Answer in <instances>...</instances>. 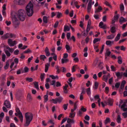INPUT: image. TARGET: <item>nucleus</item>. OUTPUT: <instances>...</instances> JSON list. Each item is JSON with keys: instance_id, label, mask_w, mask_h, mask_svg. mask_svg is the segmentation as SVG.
I'll list each match as a JSON object with an SVG mask.
<instances>
[{"instance_id": "63", "label": "nucleus", "mask_w": 127, "mask_h": 127, "mask_svg": "<svg viewBox=\"0 0 127 127\" xmlns=\"http://www.w3.org/2000/svg\"><path fill=\"white\" fill-rule=\"evenodd\" d=\"M110 67L112 71H115L116 70L115 67L113 66H111Z\"/></svg>"}, {"instance_id": "7", "label": "nucleus", "mask_w": 127, "mask_h": 127, "mask_svg": "<svg viewBox=\"0 0 127 127\" xmlns=\"http://www.w3.org/2000/svg\"><path fill=\"white\" fill-rule=\"evenodd\" d=\"M4 105L7 108H10L11 107V104L10 102L7 100H6L4 101Z\"/></svg>"}, {"instance_id": "6", "label": "nucleus", "mask_w": 127, "mask_h": 127, "mask_svg": "<svg viewBox=\"0 0 127 127\" xmlns=\"http://www.w3.org/2000/svg\"><path fill=\"white\" fill-rule=\"evenodd\" d=\"M92 0H89L87 6V12L88 13H89L90 12L92 8Z\"/></svg>"}, {"instance_id": "9", "label": "nucleus", "mask_w": 127, "mask_h": 127, "mask_svg": "<svg viewBox=\"0 0 127 127\" xmlns=\"http://www.w3.org/2000/svg\"><path fill=\"white\" fill-rule=\"evenodd\" d=\"M15 35L12 34H9L8 33H7L4 36H3V38H6L8 37H15Z\"/></svg>"}, {"instance_id": "43", "label": "nucleus", "mask_w": 127, "mask_h": 127, "mask_svg": "<svg viewBox=\"0 0 127 127\" xmlns=\"http://www.w3.org/2000/svg\"><path fill=\"white\" fill-rule=\"evenodd\" d=\"M111 53V52L109 50V49H108L106 51V55L107 56H109L110 54Z\"/></svg>"}, {"instance_id": "22", "label": "nucleus", "mask_w": 127, "mask_h": 127, "mask_svg": "<svg viewBox=\"0 0 127 127\" xmlns=\"http://www.w3.org/2000/svg\"><path fill=\"white\" fill-rule=\"evenodd\" d=\"M50 66V64L47 63L45 65V72H47L48 69L49 67Z\"/></svg>"}, {"instance_id": "47", "label": "nucleus", "mask_w": 127, "mask_h": 127, "mask_svg": "<svg viewBox=\"0 0 127 127\" xmlns=\"http://www.w3.org/2000/svg\"><path fill=\"white\" fill-rule=\"evenodd\" d=\"M43 21L45 23H47V17L46 16H44L43 18Z\"/></svg>"}, {"instance_id": "56", "label": "nucleus", "mask_w": 127, "mask_h": 127, "mask_svg": "<svg viewBox=\"0 0 127 127\" xmlns=\"http://www.w3.org/2000/svg\"><path fill=\"white\" fill-rule=\"evenodd\" d=\"M70 34L69 32H68L66 35V37L67 38L68 40H69L70 38Z\"/></svg>"}, {"instance_id": "35", "label": "nucleus", "mask_w": 127, "mask_h": 127, "mask_svg": "<svg viewBox=\"0 0 127 127\" xmlns=\"http://www.w3.org/2000/svg\"><path fill=\"white\" fill-rule=\"evenodd\" d=\"M83 112L80 110H79L78 112L77 113V115L78 116H81L83 114Z\"/></svg>"}, {"instance_id": "5", "label": "nucleus", "mask_w": 127, "mask_h": 127, "mask_svg": "<svg viewBox=\"0 0 127 127\" xmlns=\"http://www.w3.org/2000/svg\"><path fill=\"white\" fill-rule=\"evenodd\" d=\"M113 99H112L110 98H109L107 100V102L105 101L104 102L106 104V105H108L109 106H112L113 104Z\"/></svg>"}, {"instance_id": "21", "label": "nucleus", "mask_w": 127, "mask_h": 127, "mask_svg": "<svg viewBox=\"0 0 127 127\" xmlns=\"http://www.w3.org/2000/svg\"><path fill=\"white\" fill-rule=\"evenodd\" d=\"M75 112H71L69 114V117L71 118H73L75 117Z\"/></svg>"}, {"instance_id": "52", "label": "nucleus", "mask_w": 127, "mask_h": 127, "mask_svg": "<svg viewBox=\"0 0 127 127\" xmlns=\"http://www.w3.org/2000/svg\"><path fill=\"white\" fill-rule=\"evenodd\" d=\"M68 105V104H65L63 105V108L65 110H66L67 109Z\"/></svg>"}, {"instance_id": "32", "label": "nucleus", "mask_w": 127, "mask_h": 127, "mask_svg": "<svg viewBox=\"0 0 127 127\" xmlns=\"http://www.w3.org/2000/svg\"><path fill=\"white\" fill-rule=\"evenodd\" d=\"M19 117L22 122L23 121V117L22 114H20L19 115Z\"/></svg>"}, {"instance_id": "1", "label": "nucleus", "mask_w": 127, "mask_h": 127, "mask_svg": "<svg viewBox=\"0 0 127 127\" xmlns=\"http://www.w3.org/2000/svg\"><path fill=\"white\" fill-rule=\"evenodd\" d=\"M25 12L23 10H19L18 14H13L12 15V19L13 23L15 27H18L19 24V22L17 19V17L21 21H23L25 19Z\"/></svg>"}, {"instance_id": "27", "label": "nucleus", "mask_w": 127, "mask_h": 127, "mask_svg": "<svg viewBox=\"0 0 127 127\" xmlns=\"http://www.w3.org/2000/svg\"><path fill=\"white\" fill-rule=\"evenodd\" d=\"M22 71V73L27 72L29 71V68L25 66L24 68V70H23Z\"/></svg>"}, {"instance_id": "37", "label": "nucleus", "mask_w": 127, "mask_h": 127, "mask_svg": "<svg viewBox=\"0 0 127 127\" xmlns=\"http://www.w3.org/2000/svg\"><path fill=\"white\" fill-rule=\"evenodd\" d=\"M9 64L8 61H7L6 62V64L4 67V68L5 69H7L9 66Z\"/></svg>"}, {"instance_id": "12", "label": "nucleus", "mask_w": 127, "mask_h": 127, "mask_svg": "<svg viewBox=\"0 0 127 127\" xmlns=\"http://www.w3.org/2000/svg\"><path fill=\"white\" fill-rule=\"evenodd\" d=\"M91 23V21L90 20H89L88 23V24L86 29V32H88L90 31L91 28L90 26Z\"/></svg>"}, {"instance_id": "33", "label": "nucleus", "mask_w": 127, "mask_h": 127, "mask_svg": "<svg viewBox=\"0 0 127 127\" xmlns=\"http://www.w3.org/2000/svg\"><path fill=\"white\" fill-rule=\"evenodd\" d=\"M69 28L68 26L67 25H65L64 26V31H69Z\"/></svg>"}, {"instance_id": "26", "label": "nucleus", "mask_w": 127, "mask_h": 127, "mask_svg": "<svg viewBox=\"0 0 127 127\" xmlns=\"http://www.w3.org/2000/svg\"><path fill=\"white\" fill-rule=\"evenodd\" d=\"M58 102L60 103L62 102L63 98L61 96H60L59 98H57Z\"/></svg>"}, {"instance_id": "51", "label": "nucleus", "mask_w": 127, "mask_h": 127, "mask_svg": "<svg viewBox=\"0 0 127 127\" xmlns=\"http://www.w3.org/2000/svg\"><path fill=\"white\" fill-rule=\"evenodd\" d=\"M116 31V28L114 27H112L111 29V32H115Z\"/></svg>"}, {"instance_id": "25", "label": "nucleus", "mask_w": 127, "mask_h": 127, "mask_svg": "<svg viewBox=\"0 0 127 127\" xmlns=\"http://www.w3.org/2000/svg\"><path fill=\"white\" fill-rule=\"evenodd\" d=\"M33 84L35 88L37 90H39V88L38 83V82H33Z\"/></svg>"}, {"instance_id": "14", "label": "nucleus", "mask_w": 127, "mask_h": 127, "mask_svg": "<svg viewBox=\"0 0 127 127\" xmlns=\"http://www.w3.org/2000/svg\"><path fill=\"white\" fill-rule=\"evenodd\" d=\"M106 44L107 45L110 46L114 44V42L113 41L107 40L106 41Z\"/></svg>"}, {"instance_id": "29", "label": "nucleus", "mask_w": 127, "mask_h": 127, "mask_svg": "<svg viewBox=\"0 0 127 127\" xmlns=\"http://www.w3.org/2000/svg\"><path fill=\"white\" fill-rule=\"evenodd\" d=\"M39 58L40 60L44 61L45 59L46 58V57L44 55H41L40 56Z\"/></svg>"}, {"instance_id": "3", "label": "nucleus", "mask_w": 127, "mask_h": 127, "mask_svg": "<svg viewBox=\"0 0 127 127\" xmlns=\"http://www.w3.org/2000/svg\"><path fill=\"white\" fill-rule=\"evenodd\" d=\"M25 116L26 121L25 126H28L32 119L33 115L31 112H27L25 113Z\"/></svg>"}, {"instance_id": "46", "label": "nucleus", "mask_w": 127, "mask_h": 127, "mask_svg": "<svg viewBox=\"0 0 127 127\" xmlns=\"http://www.w3.org/2000/svg\"><path fill=\"white\" fill-rule=\"evenodd\" d=\"M45 75V74L44 73L42 74H41L40 78L42 81H43L44 80V79Z\"/></svg>"}, {"instance_id": "8", "label": "nucleus", "mask_w": 127, "mask_h": 127, "mask_svg": "<svg viewBox=\"0 0 127 127\" xmlns=\"http://www.w3.org/2000/svg\"><path fill=\"white\" fill-rule=\"evenodd\" d=\"M14 2L15 3L20 5L23 4L24 3L23 0H15L14 1Z\"/></svg>"}, {"instance_id": "59", "label": "nucleus", "mask_w": 127, "mask_h": 127, "mask_svg": "<svg viewBox=\"0 0 127 127\" xmlns=\"http://www.w3.org/2000/svg\"><path fill=\"white\" fill-rule=\"evenodd\" d=\"M7 49L11 53L13 52L14 51V49H13L10 48L8 47H7Z\"/></svg>"}, {"instance_id": "61", "label": "nucleus", "mask_w": 127, "mask_h": 127, "mask_svg": "<svg viewBox=\"0 0 127 127\" xmlns=\"http://www.w3.org/2000/svg\"><path fill=\"white\" fill-rule=\"evenodd\" d=\"M80 110L82 111V112H85L87 110L84 107H81V108Z\"/></svg>"}, {"instance_id": "10", "label": "nucleus", "mask_w": 127, "mask_h": 127, "mask_svg": "<svg viewBox=\"0 0 127 127\" xmlns=\"http://www.w3.org/2000/svg\"><path fill=\"white\" fill-rule=\"evenodd\" d=\"M110 77V74L108 73L107 75H104L103 76L102 80L106 82H107L108 78Z\"/></svg>"}, {"instance_id": "41", "label": "nucleus", "mask_w": 127, "mask_h": 127, "mask_svg": "<svg viewBox=\"0 0 127 127\" xmlns=\"http://www.w3.org/2000/svg\"><path fill=\"white\" fill-rule=\"evenodd\" d=\"M32 51L30 49H28L27 50L24 51V53H32Z\"/></svg>"}, {"instance_id": "38", "label": "nucleus", "mask_w": 127, "mask_h": 127, "mask_svg": "<svg viewBox=\"0 0 127 127\" xmlns=\"http://www.w3.org/2000/svg\"><path fill=\"white\" fill-rule=\"evenodd\" d=\"M62 63V64L66 63L68 61V60L66 59H62L61 60Z\"/></svg>"}, {"instance_id": "11", "label": "nucleus", "mask_w": 127, "mask_h": 127, "mask_svg": "<svg viewBox=\"0 0 127 127\" xmlns=\"http://www.w3.org/2000/svg\"><path fill=\"white\" fill-rule=\"evenodd\" d=\"M127 106L125 103H124L121 106V109L123 111H127Z\"/></svg>"}, {"instance_id": "60", "label": "nucleus", "mask_w": 127, "mask_h": 127, "mask_svg": "<svg viewBox=\"0 0 127 127\" xmlns=\"http://www.w3.org/2000/svg\"><path fill=\"white\" fill-rule=\"evenodd\" d=\"M109 91V88L108 87H106L105 88V92L106 93H108Z\"/></svg>"}, {"instance_id": "48", "label": "nucleus", "mask_w": 127, "mask_h": 127, "mask_svg": "<svg viewBox=\"0 0 127 127\" xmlns=\"http://www.w3.org/2000/svg\"><path fill=\"white\" fill-rule=\"evenodd\" d=\"M100 39L99 38H95L93 41V43H95L98 41H100Z\"/></svg>"}, {"instance_id": "50", "label": "nucleus", "mask_w": 127, "mask_h": 127, "mask_svg": "<svg viewBox=\"0 0 127 127\" xmlns=\"http://www.w3.org/2000/svg\"><path fill=\"white\" fill-rule=\"evenodd\" d=\"M120 10L121 11H123L124 10V6L123 4H121L120 6Z\"/></svg>"}, {"instance_id": "4", "label": "nucleus", "mask_w": 127, "mask_h": 127, "mask_svg": "<svg viewBox=\"0 0 127 127\" xmlns=\"http://www.w3.org/2000/svg\"><path fill=\"white\" fill-rule=\"evenodd\" d=\"M8 43L10 47H12L16 44L17 42L15 41H13L11 39H8Z\"/></svg>"}, {"instance_id": "24", "label": "nucleus", "mask_w": 127, "mask_h": 127, "mask_svg": "<svg viewBox=\"0 0 127 127\" xmlns=\"http://www.w3.org/2000/svg\"><path fill=\"white\" fill-rule=\"evenodd\" d=\"M86 91L87 94L90 97L91 96V94L90 88H89L87 89Z\"/></svg>"}, {"instance_id": "55", "label": "nucleus", "mask_w": 127, "mask_h": 127, "mask_svg": "<svg viewBox=\"0 0 127 127\" xmlns=\"http://www.w3.org/2000/svg\"><path fill=\"white\" fill-rule=\"evenodd\" d=\"M119 16V15L117 14L114 17V19L115 20H117Z\"/></svg>"}, {"instance_id": "19", "label": "nucleus", "mask_w": 127, "mask_h": 127, "mask_svg": "<svg viewBox=\"0 0 127 127\" xmlns=\"http://www.w3.org/2000/svg\"><path fill=\"white\" fill-rule=\"evenodd\" d=\"M45 52L46 54V55L47 56H49L50 55V53L49 52V49L48 47H46L45 50Z\"/></svg>"}, {"instance_id": "16", "label": "nucleus", "mask_w": 127, "mask_h": 127, "mask_svg": "<svg viewBox=\"0 0 127 127\" xmlns=\"http://www.w3.org/2000/svg\"><path fill=\"white\" fill-rule=\"evenodd\" d=\"M102 9L101 6H99L98 7L97 9H96L95 11V13H96L98 12H99L100 11L102 10Z\"/></svg>"}, {"instance_id": "18", "label": "nucleus", "mask_w": 127, "mask_h": 127, "mask_svg": "<svg viewBox=\"0 0 127 127\" xmlns=\"http://www.w3.org/2000/svg\"><path fill=\"white\" fill-rule=\"evenodd\" d=\"M115 35L114 34H113L111 35H108L107 36V39H111L114 38Z\"/></svg>"}, {"instance_id": "42", "label": "nucleus", "mask_w": 127, "mask_h": 127, "mask_svg": "<svg viewBox=\"0 0 127 127\" xmlns=\"http://www.w3.org/2000/svg\"><path fill=\"white\" fill-rule=\"evenodd\" d=\"M118 62L120 64H121L122 63V60H121V56H119L118 58Z\"/></svg>"}, {"instance_id": "57", "label": "nucleus", "mask_w": 127, "mask_h": 127, "mask_svg": "<svg viewBox=\"0 0 127 127\" xmlns=\"http://www.w3.org/2000/svg\"><path fill=\"white\" fill-rule=\"evenodd\" d=\"M23 68L21 69L18 70L17 72V74H19L22 73V71Z\"/></svg>"}, {"instance_id": "58", "label": "nucleus", "mask_w": 127, "mask_h": 127, "mask_svg": "<svg viewBox=\"0 0 127 127\" xmlns=\"http://www.w3.org/2000/svg\"><path fill=\"white\" fill-rule=\"evenodd\" d=\"M93 78L95 80H96L97 79V77L96 74H94L93 76Z\"/></svg>"}, {"instance_id": "17", "label": "nucleus", "mask_w": 127, "mask_h": 127, "mask_svg": "<svg viewBox=\"0 0 127 127\" xmlns=\"http://www.w3.org/2000/svg\"><path fill=\"white\" fill-rule=\"evenodd\" d=\"M119 21L121 24H122L124 22L126 21V19L123 17H120L119 19Z\"/></svg>"}, {"instance_id": "30", "label": "nucleus", "mask_w": 127, "mask_h": 127, "mask_svg": "<svg viewBox=\"0 0 127 127\" xmlns=\"http://www.w3.org/2000/svg\"><path fill=\"white\" fill-rule=\"evenodd\" d=\"M27 99L29 101H30L32 100V98L31 95L29 93L28 94Z\"/></svg>"}, {"instance_id": "45", "label": "nucleus", "mask_w": 127, "mask_h": 127, "mask_svg": "<svg viewBox=\"0 0 127 127\" xmlns=\"http://www.w3.org/2000/svg\"><path fill=\"white\" fill-rule=\"evenodd\" d=\"M110 121V119L109 118H106L105 122V124H106Z\"/></svg>"}, {"instance_id": "2", "label": "nucleus", "mask_w": 127, "mask_h": 127, "mask_svg": "<svg viewBox=\"0 0 127 127\" xmlns=\"http://www.w3.org/2000/svg\"><path fill=\"white\" fill-rule=\"evenodd\" d=\"M33 4L30 2L26 7V12L29 16H31L33 13Z\"/></svg>"}, {"instance_id": "64", "label": "nucleus", "mask_w": 127, "mask_h": 127, "mask_svg": "<svg viewBox=\"0 0 127 127\" xmlns=\"http://www.w3.org/2000/svg\"><path fill=\"white\" fill-rule=\"evenodd\" d=\"M122 115L124 118H126L127 117V112L123 113Z\"/></svg>"}, {"instance_id": "39", "label": "nucleus", "mask_w": 127, "mask_h": 127, "mask_svg": "<svg viewBox=\"0 0 127 127\" xmlns=\"http://www.w3.org/2000/svg\"><path fill=\"white\" fill-rule=\"evenodd\" d=\"M57 99L56 98L54 99H52L50 100V101H52V102L54 104H57L58 103Z\"/></svg>"}, {"instance_id": "13", "label": "nucleus", "mask_w": 127, "mask_h": 127, "mask_svg": "<svg viewBox=\"0 0 127 127\" xmlns=\"http://www.w3.org/2000/svg\"><path fill=\"white\" fill-rule=\"evenodd\" d=\"M99 26L100 27V28L104 29H105L106 27V25L105 24L104 25L103 22H100L99 24Z\"/></svg>"}, {"instance_id": "40", "label": "nucleus", "mask_w": 127, "mask_h": 127, "mask_svg": "<svg viewBox=\"0 0 127 127\" xmlns=\"http://www.w3.org/2000/svg\"><path fill=\"white\" fill-rule=\"evenodd\" d=\"M50 77H51L52 79H58V77L57 75L55 76L53 75H50Z\"/></svg>"}, {"instance_id": "28", "label": "nucleus", "mask_w": 127, "mask_h": 127, "mask_svg": "<svg viewBox=\"0 0 127 127\" xmlns=\"http://www.w3.org/2000/svg\"><path fill=\"white\" fill-rule=\"evenodd\" d=\"M126 83V82L125 81L123 80L122 81L121 83L120 87V88L121 89H124V85Z\"/></svg>"}, {"instance_id": "34", "label": "nucleus", "mask_w": 127, "mask_h": 127, "mask_svg": "<svg viewBox=\"0 0 127 127\" xmlns=\"http://www.w3.org/2000/svg\"><path fill=\"white\" fill-rule=\"evenodd\" d=\"M44 102H45L47 101L48 100V96L47 95H44Z\"/></svg>"}, {"instance_id": "44", "label": "nucleus", "mask_w": 127, "mask_h": 127, "mask_svg": "<svg viewBox=\"0 0 127 127\" xmlns=\"http://www.w3.org/2000/svg\"><path fill=\"white\" fill-rule=\"evenodd\" d=\"M94 98L95 100H97V101L99 99L101 100V99L99 98V96L98 95H96L95 96Z\"/></svg>"}, {"instance_id": "23", "label": "nucleus", "mask_w": 127, "mask_h": 127, "mask_svg": "<svg viewBox=\"0 0 127 127\" xmlns=\"http://www.w3.org/2000/svg\"><path fill=\"white\" fill-rule=\"evenodd\" d=\"M116 75L118 77H122L123 75V73L122 72H116Z\"/></svg>"}, {"instance_id": "31", "label": "nucleus", "mask_w": 127, "mask_h": 127, "mask_svg": "<svg viewBox=\"0 0 127 127\" xmlns=\"http://www.w3.org/2000/svg\"><path fill=\"white\" fill-rule=\"evenodd\" d=\"M99 83L97 81H95L94 83V87L93 88L95 89H96L98 87Z\"/></svg>"}, {"instance_id": "20", "label": "nucleus", "mask_w": 127, "mask_h": 127, "mask_svg": "<svg viewBox=\"0 0 127 127\" xmlns=\"http://www.w3.org/2000/svg\"><path fill=\"white\" fill-rule=\"evenodd\" d=\"M121 118L120 116L119 115L118 116L117 119H116V121L117 123L118 124H120L121 123Z\"/></svg>"}, {"instance_id": "49", "label": "nucleus", "mask_w": 127, "mask_h": 127, "mask_svg": "<svg viewBox=\"0 0 127 127\" xmlns=\"http://www.w3.org/2000/svg\"><path fill=\"white\" fill-rule=\"evenodd\" d=\"M62 15L61 13H60L59 12H57V17L58 18H60V17L62 16Z\"/></svg>"}, {"instance_id": "62", "label": "nucleus", "mask_w": 127, "mask_h": 127, "mask_svg": "<svg viewBox=\"0 0 127 127\" xmlns=\"http://www.w3.org/2000/svg\"><path fill=\"white\" fill-rule=\"evenodd\" d=\"M67 120V118H65L64 119H63L62 121V122L61 123V125H62L63 123H64L66 120Z\"/></svg>"}, {"instance_id": "36", "label": "nucleus", "mask_w": 127, "mask_h": 127, "mask_svg": "<svg viewBox=\"0 0 127 127\" xmlns=\"http://www.w3.org/2000/svg\"><path fill=\"white\" fill-rule=\"evenodd\" d=\"M120 34H118L115 38V40L116 41H118L120 38Z\"/></svg>"}, {"instance_id": "53", "label": "nucleus", "mask_w": 127, "mask_h": 127, "mask_svg": "<svg viewBox=\"0 0 127 127\" xmlns=\"http://www.w3.org/2000/svg\"><path fill=\"white\" fill-rule=\"evenodd\" d=\"M15 110L16 112L19 115L20 114H22V113L20 111L18 108H16L15 109Z\"/></svg>"}, {"instance_id": "54", "label": "nucleus", "mask_w": 127, "mask_h": 127, "mask_svg": "<svg viewBox=\"0 0 127 127\" xmlns=\"http://www.w3.org/2000/svg\"><path fill=\"white\" fill-rule=\"evenodd\" d=\"M26 80L28 81L29 82H31L33 81V79L32 78L30 77V78H26Z\"/></svg>"}, {"instance_id": "15", "label": "nucleus", "mask_w": 127, "mask_h": 127, "mask_svg": "<svg viewBox=\"0 0 127 127\" xmlns=\"http://www.w3.org/2000/svg\"><path fill=\"white\" fill-rule=\"evenodd\" d=\"M67 123L68 124H74L75 123V121L73 119H71L69 118L67 119Z\"/></svg>"}]
</instances>
